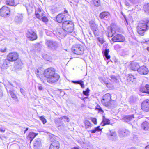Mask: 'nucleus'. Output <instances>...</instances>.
I'll list each match as a JSON object with an SVG mask.
<instances>
[{"label":"nucleus","instance_id":"f257e3e1","mask_svg":"<svg viewBox=\"0 0 149 149\" xmlns=\"http://www.w3.org/2000/svg\"><path fill=\"white\" fill-rule=\"evenodd\" d=\"M44 74L47 82L49 84H53L56 82L60 78L59 75L56 73L55 69L52 68L45 70Z\"/></svg>","mask_w":149,"mask_h":149},{"label":"nucleus","instance_id":"f03ea898","mask_svg":"<svg viewBox=\"0 0 149 149\" xmlns=\"http://www.w3.org/2000/svg\"><path fill=\"white\" fill-rule=\"evenodd\" d=\"M149 28V22L142 21L139 23L137 27V32L141 35L143 36L146 31Z\"/></svg>","mask_w":149,"mask_h":149},{"label":"nucleus","instance_id":"7ed1b4c3","mask_svg":"<svg viewBox=\"0 0 149 149\" xmlns=\"http://www.w3.org/2000/svg\"><path fill=\"white\" fill-rule=\"evenodd\" d=\"M112 100L110 94L107 93L102 97L101 102L104 106L111 108L113 107Z\"/></svg>","mask_w":149,"mask_h":149},{"label":"nucleus","instance_id":"20e7f679","mask_svg":"<svg viewBox=\"0 0 149 149\" xmlns=\"http://www.w3.org/2000/svg\"><path fill=\"white\" fill-rule=\"evenodd\" d=\"M62 27L66 33H71L74 30V25L72 22L66 21L63 23Z\"/></svg>","mask_w":149,"mask_h":149},{"label":"nucleus","instance_id":"39448f33","mask_svg":"<svg viewBox=\"0 0 149 149\" xmlns=\"http://www.w3.org/2000/svg\"><path fill=\"white\" fill-rule=\"evenodd\" d=\"M19 56L18 53L16 52H12L10 53L7 56V59L5 60L4 61V63H7L9 61H13L17 60Z\"/></svg>","mask_w":149,"mask_h":149},{"label":"nucleus","instance_id":"423d86ee","mask_svg":"<svg viewBox=\"0 0 149 149\" xmlns=\"http://www.w3.org/2000/svg\"><path fill=\"white\" fill-rule=\"evenodd\" d=\"M45 43L48 48L53 50L56 49L58 47L57 42L52 40H46Z\"/></svg>","mask_w":149,"mask_h":149},{"label":"nucleus","instance_id":"0eeeda50","mask_svg":"<svg viewBox=\"0 0 149 149\" xmlns=\"http://www.w3.org/2000/svg\"><path fill=\"white\" fill-rule=\"evenodd\" d=\"M72 50L74 53L77 55L82 54L84 52L82 47L79 45H75L73 46Z\"/></svg>","mask_w":149,"mask_h":149},{"label":"nucleus","instance_id":"6e6552de","mask_svg":"<svg viewBox=\"0 0 149 149\" xmlns=\"http://www.w3.org/2000/svg\"><path fill=\"white\" fill-rule=\"evenodd\" d=\"M10 14V9L6 6H3L0 9V15L2 17H8L9 16Z\"/></svg>","mask_w":149,"mask_h":149},{"label":"nucleus","instance_id":"1a4fd4ad","mask_svg":"<svg viewBox=\"0 0 149 149\" xmlns=\"http://www.w3.org/2000/svg\"><path fill=\"white\" fill-rule=\"evenodd\" d=\"M26 36L29 40L32 41L35 40L37 38L36 33L32 30L28 31L26 33Z\"/></svg>","mask_w":149,"mask_h":149},{"label":"nucleus","instance_id":"9d476101","mask_svg":"<svg viewBox=\"0 0 149 149\" xmlns=\"http://www.w3.org/2000/svg\"><path fill=\"white\" fill-rule=\"evenodd\" d=\"M54 34L62 38L65 37L67 33L64 30L63 28H59L56 30V31H54Z\"/></svg>","mask_w":149,"mask_h":149},{"label":"nucleus","instance_id":"9b49d317","mask_svg":"<svg viewBox=\"0 0 149 149\" xmlns=\"http://www.w3.org/2000/svg\"><path fill=\"white\" fill-rule=\"evenodd\" d=\"M112 39L114 42H123L125 40V38L123 35L120 34H118L114 36L112 38Z\"/></svg>","mask_w":149,"mask_h":149},{"label":"nucleus","instance_id":"f8f14e48","mask_svg":"<svg viewBox=\"0 0 149 149\" xmlns=\"http://www.w3.org/2000/svg\"><path fill=\"white\" fill-rule=\"evenodd\" d=\"M141 108L144 111H149V100H146L144 101L141 104Z\"/></svg>","mask_w":149,"mask_h":149},{"label":"nucleus","instance_id":"ddd939ff","mask_svg":"<svg viewBox=\"0 0 149 149\" xmlns=\"http://www.w3.org/2000/svg\"><path fill=\"white\" fill-rule=\"evenodd\" d=\"M138 72L141 74H147L149 72L147 68L145 66H142L139 67L137 70Z\"/></svg>","mask_w":149,"mask_h":149},{"label":"nucleus","instance_id":"4468645a","mask_svg":"<svg viewBox=\"0 0 149 149\" xmlns=\"http://www.w3.org/2000/svg\"><path fill=\"white\" fill-rule=\"evenodd\" d=\"M118 132L119 136L121 138L125 137L130 134V132L126 129H120L119 130Z\"/></svg>","mask_w":149,"mask_h":149},{"label":"nucleus","instance_id":"2eb2a0df","mask_svg":"<svg viewBox=\"0 0 149 149\" xmlns=\"http://www.w3.org/2000/svg\"><path fill=\"white\" fill-rule=\"evenodd\" d=\"M119 29L117 26H113L111 29V31L108 32V37H111L115 33H116L118 31Z\"/></svg>","mask_w":149,"mask_h":149},{"label":"nucleus","instance_id":"dca6fc26","mask_svg":"<svg viewBox=\"0 0 149 149\" xmlns=\"http://www.w3.org/2000/svg\"><path fill=\"white\" fill-rule=\"evenodd\" d=\"M101 19L106 20H108L110 18V14L107 12H103L100 13L99 15Z\"/></svg>","mask_w":149,"mask_h":149},{"label":"nucleus","instance_id":"f3484780","mask_svg":"<svg viewBox=\"0 0 149 149\" xmlns=\"http://www.w3.org/2000/svg\"><path fill=\"white\" fill-rule=\"evenodd\" d=\"M130 68L133 71H137L139 67V64L134 61L132 62L130 65Z\"/></svg>","mask_w":149,"mask_h":149},{"label":"nucleus","instance_id":"a211bd4d","mask_svg":"<svg viewBox=\"0 0 149 149\" xmlns=\"http://www.w3.org/2000/svg\"><path fill=\"white\" fill-rule=\"evenodd\" d=\"M134 117L133 115H130L128 116H126L123 118V120L124 122L127 123H131L132 121H134Z\"/></svg>","mask_w":149,"mask_h":149},{"label":"nucleus","instance_id":"6ab92c4d","mask_svg":"<svg viewBox=\"0 0 149 149\" xmlns=\"http://www.w3.org/2000/svg\"><path fill=\"white\" fill-rule=\"evenodd\" d=\"M109 135V138L110 140L114 141L116 140L117 138V136L115 130H110Z\"/></svg>","mask_w":149,"mask_h":149},{"label":"nucleus","instance_id":"aec40b11","mask_svg":"<svg viewBox=\"0 0 149 149\" xmlns=\"http://www.w3.org/2000/svg\"><path fill=\"white\" fill-rule=\"evenodd\" d=\"M34 148L35 149H38L41 146V142L40 139L37 138L36 139L33 143Z\"/></svg>","mask_w":149,"mask_h":149},{"label":"nucleus","instance_id":"412c9836","mask_svg":"<svg viewBox=\"0 0 149 149\" xmlns=\"http://www.w3.org/2000/svg\"><path fill=\"white\" fill-rule=\"evenodd\" d=\"M139 91L142 93L149 94V85L146 84L145 86H141Z\"/></svg>","mask_w":149,"mask_h":149},{"label":"nucleus","instance_id":"4be33fe9","mask_svg":"<svg viewBox=\"0 0 149 149\" xmlns=\"http://www.w3.org/2000/svg\"><path fill=\"white\" fill-rule=\"evenodd\" d=\"M59 143L57 141H55L52 142L51 144L49 149H59Z\"/></svg>","mask_w":149,"mask_h":149},{"label":"nucleus","instance_id":"5701e85b","mask_svg":"<svg viewBox=\"0 0 149 149\" xmlns=\"http://www.w3.org/2000/svg\"><path fill=\"white\" fill-rule=\"evenodd\" d=\"M65 17L64 15L62 14H60L58 15L56 17V20L58 23L62 22L65 20Z\"/></svg>","mask_w":149,"mask_h":149},{"label":"nucleus","instance_id":"b1692460","mask_svg":"<svg viewBox=\"0 0 149 149\" xmlns=\"http://www.w3.org/2000/svg\"><path fill=\"white\" fill-rule=\"evenodd\" d=\"M55 123L57 126L58 128L60 130H62L64 127L65 125L64 123H62L61 121L60 120L56 121Z\"/></svg>","mask_w":149,"mask_h":149},{"label":"nucleus","instance_id":"393cba45","mask_svg":"<svg viewBox=\"0 0 149 149\" xmlns=\"http://www.w3.org/2000/svg\"><path fill=\"white\" fill-rule=\"evenodd\" d=\"M141 128L146 131L149 130V123L146 121L144 122L141 124Z\"/></svg>","mask_w":149,"mask_h":149},{"label":"nucleus","instance_id":"a878e982","mask_svg":"<svg viewBox=\"0 0 149 149\" xmlns=\"http://www.w3.org/2000/svg\"><path fill=\"white\" fill-rule=\"evenodd\" d=\"M23 20V16L21 14H18L15 18V20L16 23L20 24L22 22Z\"/></svg>","mask_w":149,"mask_h":149},{"label":"nucleus","instance_id":"bb28decb","mask_svg":"<svg viewBox=\"0 0 149 149\" xmlns=\"http://www.w3.org/2000/svg\"><path fill=\"white\" fill-rule=\"evenodd\" d=\"M37 135L35 133L33 132H30L28 136V138L29 140L30 141V143H31L32 141L33 140V139Z\"/></svg>","mask_w":149,"mask_h":149},{"label":"nucleus","instance_id":"cd10ccee","mask_svg":"<svg viewBox=\"0 0 149 149\" xmlns=\"http://www.w3.org/2000/svg\"><path fill=\"white\" fill-rule=\"evenodd\" d=\"M8 93L10 95L12 98L16 101L17 102L19 101L18 97L12 90H10Z\"/></svg>","mask_w":149,"mask_h":149},{"label":"nucleus","instance_id":"c85d7f7f","mask_svg":"<svg viewBox=\"0 0 149 149\" xmlns=\"http://www.w3.org/2000/svg\"><path fill=\"white\" fill-rule=\"evenodd\" d=\"M110 123V120L106 118L104 116H103V120L101 123V125L102 126H104L106 124H109Z\"/></svg>","mask_w":149,"mask_h":149},{"label":"nucleus","instance_id":"c756f323","mask_svg":"<svg viewBox=\"0 0 149 149\" xmlns=\"http://www.w3.org/2000/svg\"><path fill=\"white\" fill-rule=\"evenodd\" d=\"M127 81L129 83L134 82L136 80L134 76L132 74H129L127 78Z\"/></svg>","mask_w":149,"mask_h":149},{"label":"nucleus","instance_id":"7c9ffc66","mask_svg":"<svg viewBox=\"0 0 149 149\" xmlns=\"http://www.w3.org/2000/svg\"><path fill=\"white\" fill-rule=\"evenodd\" d=\"M109 52V49H106L104 51H102V53H104V55L107 59H108L110 58V55H108V53Z\"/></svg>","mask_w":149,"mask_h":149},{"label":"nucleus","instance_id":"2f4dec72","mask_svg":"<svg viewBox=\"0 0 149 149\" xmlns=\"http://www.w3.org/2000/svg\"><path fill=\"white\" fill-rule=\"evenodd\" d=\"M6 4L12 6H15L16 4H15L14 0H6Z\"/></svg>","mask_w":149,"mask_h":149},{"label":"nucleus","instance_id":"473e14b6","mask_svg":"<svg viewBox=\"0 0 149 149\" xmlns=\"http://www.w3.org/2000/svg\"><path fill=\"white\" fill-rule=\"evenodd\" d=\"M72 82L75 84H79L81 86V88H84V82L81 80L78 81H72Z\"/></svg>","mask_w":149,"mask_h":149},{"label":"nucleus","instance_id":"72a5a7b5","mask_svg":"<svg viewBox=\"0 0 149 149\" xmlns=\"http://www.w3.org/2000/svg\"><path fill=\"white\" fill-rule=\"evenodd\" d=\"M137 97L135 96H131L129 99V101L131 103L135 102L137 100Z\"/></svg>","mask_w":149,"mask_h":149},{"label":"nucleus","instance_id":"f704fd0d","mask_svg":"<svg viewBox=\"0 0 149 149\" xmlns=\"http://www.w3.org/2000/svg\"><path fill=\"white\" fill-rule=\"evenodd\" d=\"M143 8L145 12L149 14V4H146L144 5Z\"/></svg>","mask_w":149,"mask_h":149},{"label":"nucleus","instance_id":"c9c22d12","mask_svg":"<svg viewBox=\"0 0 149 149\" xmlns=\"http://www.w3.org/2000/svg\"><path fill=\"white\" fill-rule=\"evenodd\" d=\"M92 30L93 31V33L95 36H98L99 35L100 33L99 30L97 28Z\"/></svg>","mask_w":149,"mask_h":149},{"label":"nucleus","instance_id":"e433bc0d","mask_svg":"<svg viewBox=\"0 0 149 149\" xmlns=\"http://www.w3.org/2000/svg\"><path fill=\"white\" fill-rule=\"evenodd\" d=\"M102 129V128H100V126H98L95 128L93 130H91L90 131L92 133H94L97 131H101Z\"/></svg>","mask_w":149,"mask_h":149},{"label":"nucleus","instance_id":"4c0bfd02","mask_svg":"<svg viewBox=\"0 0 149 149\" xmlns=\"http://www.w3.org/2000/svg\"><path fill=\"white\" fill-rule=\"evenodd\" d=\"M84 123L85 125V127L86 129H87L89 127H91V123L89 121H88V120H85Z\"/></svg>","mask_w":149,"mask_h":149},{"label":"nucleus","instance_id":"58836bf2","mask_svg":"<svg viewBox=\"0 0 149 149\" xmlns=\"http://www.w3.org/2000/svg\"><path fill=\"white\" fill-rule=\"evenodd\" d=\"M90 90L88 88H87L86 91H83V94L86 96H88Z\"/></svg>","mask_w":149,"mask_h":149},{"label":"nucleus","instance_id":"ea45409f","mask_svg":"<svg viewBox=\"0 0 149 149\" xmlns=\"http://www.w3.org/2000/svg\"><path fill=\"white\" fill-rule=\"evenodd\" d=\"M35 14L36 17L38 19L40 20H42V16L43 15V14H42L41 15H41L38 13L36 11Z\"/></svg>","mask_w":149,"mask_h":149},{"label":"nucleus","instance_id":"a19ab883","mask_svg":"<svg viewBox=\"0 0 149 149\" xmlns=\"http://www.w3.org/2000/svg\"><path fill=\"white\" fill-rule=\"evenodd\" d=\"M93 2L95 5L96 6H99L100 5V0H94Z\"/></svg>","mask_w":149,"mask_h":149},{"label":"nucleus","instance_id":"79ce46f5","mask_svg":"<svg viewBox=\"0 0 149 149\" xmlns=\"http://www.w3.org/2000/svg\"><path fill=\"white\" fill-rule=\"evenodd\" d=\"M97 39L99 42L102 44L104 43L105 42L103 38L102 37H98Z\"/></svg>","mask_w":149,"mask_h":149},{"label":"nucleus","instance_id":"37998d69","mask_svg":"<svg viewBox=\"0 0 149 149\" xmlns=\"http://www.w3.org/2000/svg\"><path fill=\"white\" fill-rule=\"evenodd\" d=\"M110 77L115 82H117L118 81V80L117 79L116 77L114 75H111L110 76Z\"/></svg>","mask_w":149,"mask_h":149},{"label":"nucleus","instance_id":"c03bdc74","mask_svg":"<svg viewBox=\"0 0 149 149\" xmlns=\"http://www.w3.org/2000/svg\"><path fill=\"white\" fill-rule=\"evenodd\" d=\"M102 83L105 84L107 87L109 88H111L110 86L111 84H110L108 83L105 79H104L103 81L102 82Z\"/></svg>","mask_w":149,"mask_h":149},{"label":"nucleus","instance_id":"a18cd8bd","mask_svg":"<svg viewBox=\"0 0 149 149\" xmlns=\"http://www.w3.org/2000/svg\"><path fill=\"white\" fill-rule=\"evenodd\" d=\"M40 119L42 122L43 124L46 123L47 122L46 120L43 116H41L40 117Z\"/></svg>","mask_w":149,"mask_h":149},{"label":"nucleus","instance_id":"49530a36","mask_svg":"<svg viewBox=\"0 0 149 149\" xmlns=\"http://www.w3.org/2000/svg\"><path fill=\"white\" fill-rule=\"evenodd\" d=\"M42 21L44 22H46L48 21V19L45 16H43L42 17Z\"/></svg>","mask_w":149,"mask_h":149},{"label":"nucleus","instance_id":"de8ad7c7","mask_svg":"<svg viewBox=\"0 0 149 149\" xmlns=\"http://www.w3.org/2000/svg\"><path fill=\"white\" fill-rule=\"evenodd\" d=\"M91 120L95 124H97V120L96 118H91Z\"/></svg>","mask_w":149,"mask_h":149},{"label":"nucleus","instance_id":"09e8293b","mask_svg":"<svg viewBox=\"0 0 149 149\" xmlns=\"http://www.w3.org/2000/svg\"><path fill=\"white\" fill-rule=\"evenodd\" d=\"M90 27L91 30L93 29H94L97 28V25L94 23L93 24L90 26Z\"/></svg>","mask_w":149,"mask_h":149},{"label":"nucleus","instance_id":"8fccbe9b","mask_svg":"<svg viewBox=\"0 0 149 149\" xmlns=\"http://www.w3.org/2000/svg\"><path fill=\"white\" fill-rule=\"evenodd\" d=\"M35 73L37 75V76L39 78H40V75L39 74L40 73V71L38 70H35Z\"/></svg>","mask_w":149,"mask_h":149},{"label":"nucleus","instance_id":"3c124183","mask_svg":"<svg viewBox=\"0 0 149 149\" xmlns=\"http://www.w3.org/2000/svg\"><path fill=\"white\" fill-rule=\"evenodd\" d=\"M38 88L39 90L41 91L43 90L44 88L42 87V85L41 84H39L38 86Z\"/></svg>","mask_w":149,"mask_h":149},{"label":"nucleus","instance_id":"603ef678","mask_svg":"<svg viewBox=\"0 0 149 149\" xmlns=\"http://www.w3.org/2000/svg\"><path fill=\"white\" fill-rule=\"evenodd\" d=\"M62 119H64L65 120H66V121L68 122H69V118L67 116H63L62 118H61Z\"/></svg>","mask_w":149,"mask_h":149},{"label":"nucleus","instance_id":"864d4df0","mask_svg":"<svg viewBox=\"0 0 149 149\" xmlns=\"http://www.w3.org/2000/svg\"><path fill=\"white\" fill-rule=\"evenodd\" d=\"M129 1L132 3L135 4L137 3L138 0H129Z\"/></svg>","mask_w":149,"mask_h":149},{"label":"nucleus","instance_id":"5fc2aeb1","mask_svg":"<svg viewBox=\"0 0 149 149\" xmlns=\"http://www.w3.org/2000/svg\"><path fill=\"white\" fill-rule=\"evenodd\" d=\"M20 92L24 96L25 95V91L24 89L22 88L20 89Z\"/></svg>","mask_w":149,"mask_h":149},{"label":"nucleus","instance_id":"6e6d98bb","mask_svg":"<svg viewBox=\"0 0 149 149\" xmlns=\"http://www.w3.org/2000/svg\"><path fill=\"white\" fill-rule=\"evenodd\" d=\"M95 22L93 20H91L89 21V23L90 24V26L93 24Z\"/></svg>","mask_w":149,"mask_h":149},{"label":"nucleus","instance_id":"4d7b16f0","mask_svg":"<svg viewBox=\"0 0 149 149\" xmlns=\"http://www.w3.org/2000/svg\"><path fill=\"white\" fill-rule=\"evenodd\" d=\"M104 79H103V78L101 77H100L99 78V79L100 82H101L102 83L103 81V80H104Z\"/></svg>","mask_w":149,"mask_h":149},{"label":"nucleus","instance_id":"13d9d810","mask_svg":"<svg viewBox=\"0 0 149 149\" xmlns=\"http://www.w3.org/2000/svg\"><path fill=\"white\" fill-rule=\"evenodd\" d=\"M120 47V46L119 45H115L114 47V49H116V50H117V49L118 48H119Z\"/></svg>","mask_w":149,"mask_h":149},{"label":"nucleus","instance_id":"bf43d9fd","mask_svg":"<svg viewBox=\"0 0 149 149\" xmlns=\"http://www.w3.org/2000/svg\"><path fill=\"white\" fill-rule=\"evenodd\" d=\"M101 108V107L100 105H97L95 109L98 110Z\"/></svg>","mask_w":149,"mask_h":149},{"label":"nucleus","instance_id":"052dcab7","mask_svg":"<svg viewBox=\"0 0 149 149\" xmlns=\"http://www.w3.org/2000/svg\"><path fill=\"white\" fill-rule=\"evenodd\" d=\"M3 92L0 89V98L1 97L3 96Z\"/></svg>","mask_w":149,"mask_h":149},{"label":"nucleus","instance_id":"680f3d73","mask_svg":"<svg viewBox=\"0 0 149 149\" xmlns=\"http://www.w3.org/2000/svg\"><path fill=\"white\" fill-rule=\"evenodd\" d=\"M98 110L101 113H102L104 112L101 107L100 108V109H99V110Z\"/></svg>","mask_w":149,"mask_h":149},{"label":"nucleus","instance_id":"e2e57ef3","mask_svg":"<svg viewBox=\"0 0 149 149\" xmlns=\"http://www.w3.org/2000/svg\"><path fill=\"white\" fill-rule=\"evenodd\" d=\"M125 5L127 6H129L130 5V4L129 3V2L127 1H125Z\"/></svg>","mask_w":149,"mask_h":149},{"label":"nucleus","instance_id":"0e129e2a","mask_svg":"<svg viewBox=\"0 0 149 149\" xmlns=\"http://www.w3.org/2000/svg\"><path fill=\"white\" fill-rule=\"evenodd\" d=\"M0 51L1 52H6V49H5L3 50L2 49H1Z\"/></svg>","mask_w":149,"mask_h":149},{"label":"nucleus","instance_id":"69168bd1","mask_svg":"<svg viewBox=\"0 0 149 149\" xmlns=\"http://www.w3.org/2000/svg\"><path fill=\"white\" fill-rule=\"evenodd\" d=\"M146 149H149V145L146 147Z\"/></svg>","mask_w":149,"mask_h":149},{"label":"nucleus","instance_id":"338daca9","mask_svg":"<svg viewBox=\"0 0 149 149\" xmlns=\"http://www.w3.org/2000/svg\"><path fill=\"white\" fill-rule=\"evenodd\" d=\"M28 128H26L25 130L24 131V133H25L28 130Z\"/></svg>","mask_w":149,"mask_h":149},{"label":"nucleus","instance_id":"774afa93","mask_svg":"<svg viewBox=\"0 0 149 149\" xmlns=\"http://www.w3.org/2000/svg\"><path fill=\"white\" fill-rule=\"evenodd\" d=\"M72 149H78V148L77 147H74Z\"/></svg>","mask_w":149,"mask_h":149}]
</instances>
